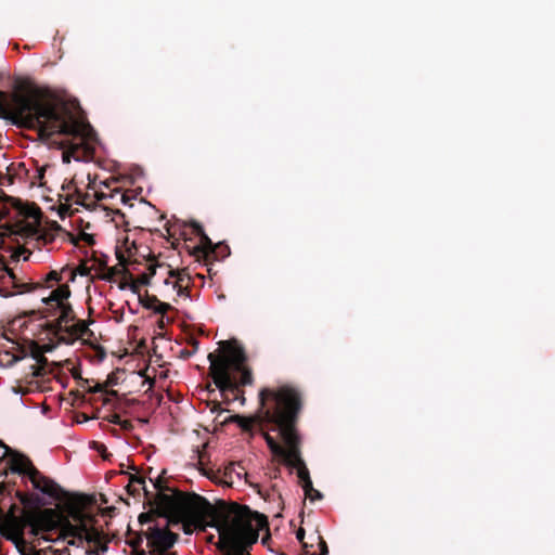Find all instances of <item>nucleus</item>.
Listing matches in <instances>:
<instances>
[{"label": "nucleus", "mask_w": 555, "mask_h": 555, "mask_svg": "<svg viewBox=\"0 0 555 555\" xmlns=\"http://www.w3.org/2000/svg\"><path fill=\"white\" fill-rule=\"evenodd\" d=\"M153 483L158 491L154 499L156 505L154 513L167 518L168 525L181 524L185 534L193 533L195 529L204 531L207 526L215 527L224 555L228 552L241 555L240 550L244 541L247 539L255 541V534L240 532L251 513L247 505L219 501L214 506L199 494L170 488L164 482L162 476H158Z\"/></svg>", "instance_id": "obj_1"}, {"label": "nucleus", "mask_w": 555, "mask_h": 555, "mask_svg": "<svg viewBox=\"0 0 555 555\" xmlns=\"http://www.w3.org/2000/svg\"><path fill=\"white\" fill-rule=\"evenodd\" d=\"M0 118L10 119L14 125L27 129H37L41 137L63 135L60 142L63 150L62 160L86 162L93 157L92 142L96 133L91 125L77 118L64 102L41 100L35 93H14L11 101L0 91Z\"/></svg>", "instance_id": "obj_2"}, {"label": "nucleus", "mask_w": 555, "mask_h": 555, "mask_svg": "<svg viewBox=\"0 0 555 555\" xmlns=\"http://www.w3.org/2000/svg\"><path fill=\"white\" fill-rule=\"evenodd\" d=\"M259 408L253 416L233 415L228 422L236 423L243 430L250 431L258 427L263 436L275 431L282 439L284 435L297 425L302 409L300 391L289 385L259 390Z\"/></svg>", "instance_id": "obj_3"}, {"label": "nucleus", "mask_w": 555, "mask_h": 555, "mask_svg": "<svg viewBox=\"0 0 555 555\" xmlns=\"http://www.w3.org/2000/svg\"><path fill=\"white\" fill-rule=\"evenodd\" d=\"M70 295L69 285H61L48 296H42V308L24 311L18 319H44L46 322L40 325L41 330L50 339L55 338L59 344L73 345L78 339L90 338L94 335L89 328L93 320L77 319L68 300Z\"/></svg>", "instance_id": "obj_4"}, {"label": "nucleus", "mask_w": 555, "mask_h": 555, "mask_svg": "<svg viewBox=\"0 0 555 555\" xmlns=\"http://www.w3.org/2000/svg\"><path fill=\"white\" fill-rule=\"evenodd\" d=\"M218 345V353L210 352L207 357L210 363L209 376L224 402L240 400L244 404L245 397L241 388L254 384L253 371L247 365V354L234 339L221 340Z\"/></svg>", "instance_id": "obj_5"}, {"label": "nucleus", "mask_w": 555, "mask_h": 555, "mask_svg": "<svg viewBox=\"0 0 555 555\" xmlns=\"http://www.w3.org/2000/svg\"><path fill=\"white\" fill-rule=\"evenodd\" d=\"M264 440L268 448L275 456L282 457L287 466L297 469V476L301 481V485L306 483V480H311L309 470L301 459V438L298 433L297 425H293V427L281 439L284 446L268 434L264 435Z\"/></svg>", "instance_id": "obj_6"}, {"label": "nucleus", "mask_w": 555, "mask_h": 555, "mask_svg": "<svg viewBox=\"0 0 555 555\" xmlns=\"http://www.w3.org/2000/svg\"><path fill=\"white\" fill-rule=\"evenodd\" d=\"M4 202L15 208L18 215L23 217L22 220L8 225L7 229L11 234L24 238L27 244H35L41 227L42 212L40 208L35 204L24 205L20 199L8 195H4Z\"/></svg>", "instance_id": "obj_7"}, {"label": "nucleus", "mask_w": 555, "mask_h": 555, "mask_svg": "<svg viewBox=\"0 0 555 555\" xmlns=\"http://www.w3.org/2000/svg\"><path fill=\"white\" fill-rule=\"evenodd\" d=\"M8 468L12 473L28 476L33 487L52 499H60L61 487L49 477L42 475L33 464V462L22 453H14L8 461Z\"/></svg>", "instance_id": "obj_8"}, {"label": "nucleus", "mask_w": 555, "mask_h": 555, "mask_svg": "<svg viewBox=\"0 0 555 555\" xmlns=\"http://www.w3.org/2000/svg\"><path fill=\"white\" fill-rule=\"evenodd\" d=\"M87 504V499L83 495H79L73 505L69 507V515L70 517L78 522L77 526L72 525L68 520L64 524L61 537L63 540H67V543L69 545H77L79 546L85 542V535L87 534V525L86 520L88 518L87 514L85 513L83 508Z\"/></svg>", "instance_id": "obj_9"}, {"label": "nucleus", "mask_w": 555, "mask_h": 555, "mask_svg": "<svg viewBox=\"0 0 555 555\" xmlns=\"http://www.w3.org/2000/svg\"><path fill=\"white\" fill-rule=\"evenodd\" d=\"M170 525L164 528L158 526H151L144 532L147 540V547L150 555H171L169 550L175 545L179 539V534L169 530Z\"/></svg>", "instance_id": "obj_10"}, {"label": "nucleus", "mask_w": 555, "mask_h": 555, "mask_svg": "<svg viewBox=\"0 0 555 555\" xmlns=\"http://www.w3.org/2000/svg\"><path fill=\"white\" fill-rule=\"evenodd\" d=\"M269 530V522L267 516L263 514H260L258 512L251 511L249 514L246 524L242 527V530L240 531L242 534H255V541L247 539V541H244V544L241 545V555H250L249 548L253 544H255L258 541L259 532L261 530ZM227 555H233L231 552H228Z\"/></svg>", "instance_id": "obj_11"}, {"label": "nucleus", "mask_w": 555, "mask_h": 555, "mask_svg": "<svg viewBox=\"0 0 555 555\" xmlns=\"http://www.w3.org/2000/svg\"><path fill=\"white\" fill-rule=\"evenodd\" d=\"M39 284H33V282H20L12 269L3 268L2 275L0 278V296L10 297L15 294L30 293L36 291Z\"/></svg>", "instance_id": "obj_12"}, {"label": "nucleus", "mask_w": 555, "mask_h": 555, "mask_svg": "<svg viewBox=\"0 0 555 555\" xmlns=\"http://www.w3.org/2000/svg\"><path fill=\"white\" fill-rule=\"evenodd\" d=\"M188 227L192 229V233L199 237V245L194 248V254L199 256H209L210 254L216 253L217 248L229 249V247L221 246V244H214L212 241L205 233L203 227L197 221H190Z\"/></svg>", "instance_id": "obj_13"}, {"label": "nucleus", "mask_w": 555, "mask_h": 555, "mask_svg": "<svg viewBox=\"0 0 555 555\" xmlns=\"http://www.w3.org/2000/svg\"><path fill=\"white\" fill-rule=\"evenodd\" d=\"M55 512L53 509H44L38 515L30 516L29 522L34 530H42L46 532L52 531L56 528V524L53 519Z\"/></svg>", "instance_id": "obj_14"}, {"label": "nucleus", "mask_w": 555, "mask_h": 555, "mask_svg": "<svg viewBox=\"0 0 555 555\" xmlns=\"http://www.w3.org/2000/svg\"><path fill=\"white\" fill-rule=\"evenodd\" d=\"M62 231V227L56 222H51L48 227H40V233L37 236L34 247L40 248L41 245H48L55 241L59 232Z\"/></svg>", "instance_id": "obj_15"}, {"label": "nucleus", "mask_w": 555, "mask_h": 555, "mask_svg": "<svg viewBox=\"0 0 555 555\" xmlns=\"http://www.w3.org/2000/svg\"><path fill=\"white\" fill-rule=\"evenodd\" d=\"M166 270L168 274V276L164 281L166 285H171L172 287L192 285V278L185 269L172 270L166 268Z\"/></svg>", "instance_id": "obj_16"}, {"label": "nucleus", "mask_w": 555, "mask_h": 555, "mask_svg": "<svg viewBox=\"0 0 555 555\" xmlns=\"http://www.w3.org/2000/svg\"><path fill=\"white\" fill-rule=\"evenodd\" d=\"M73 195L75 204L83 207H90L94 203L92 199L93 197H95L96 201H103L107 197V195L102 192H95L94 195H91L90 193H83L79 186H75V194Z\"/></svg>", "instance_id": "obj_17"}, {"label": "nucleus", "mask_w": 555, "mask_h": 555, "mask_svg": "<svg viewBox=\"0 0 555 555\" xmlns=\"http://www.w3.org/2000/svg\"><path fill=\"white\" fill-rule=\"evenodd\" d=\"M62 272L56 270H51L40 282H36L35 284H39L40 288H52V291L56 289L61 285H68L67 283H62Z\"/></svg>", "instance_id": "obj_18"}, {"label": "nucleus", "mask_w": 555, "mask_h": 555, "mask_svg": "<svg viewBox=\"0 0 555 555\" xmlns=\"http://www.w3.org/2000/svg\"><path fill=\"white\" fill-rule=\"evenodd\" d=\"M140 488H142L145 495H149V491L145 487L144 478L141 476L134 475V474H129V482L126 486V490H127L128 494H130L132 496L139 495Z\"/></svg>", "instance_id": "obj_19"}, {"label": "nucleus", "mask_w": 555, "mask_h": 555, "mask_svg": "<svg viewBox=\"0 0 555 555\" xmlns=\"http://www.w3.org/2000/svg\"><path fill=\"white\" fill-rule=\"evenodd\" d=\"M16 350H17V353H13L11 351H4L3 353H0V362L1 363L5 362V365L11 366L27 356L25 346L17 344Z\"/></svg>", "instance_id": "obj_20"}, {"label": "nucleus", "mask_w": 555, "mask_h": 555, "mask_svg": "<svg viewBox=\"0 0 555 555\" xmlns=\"http://www.w3.org/2000/svg\"><path fill=\"white\" fill-rule=\"evenodd\" d=\"M116 257H117V259L119 261V266H121L122 268L119 269L118 266H114V267L107 268L106 279L111 280L113 276L121 274V273H128L129 278L132 279V275L126 269V266L128 264V261H127V258L125 257V255L121 251H117L116 253Z\"/></svg>", "instance_id": "obj_21"}, {"label": "nucleus", "mask_w": 555, "mask_h": 555, "mask_svg": "<svg viewBox=\"0 0 555 555\" xmlns=\"http://www.w3.org/2000/svg\"><path fill=\"white\" fill-rule=\"evenodd\" d=\"M2 535L5 537L8 540L13 541L15 544H18L20 542H23V532L22 530L15 526L11 525L5 530H2Z\"/></svg>", "instance_id": "obj_22"}, {"label": "nucleus", "mask_w": 555, "mask_h": 555, "mask_svg": "<svg viewBox=\"0 0 555 555\" xmlns=\"http://www.w3.org/2000/svg\"><path fill=\"white\" fill-rule=\"evenodd\" d=\"M26 351H27V354H29L34 360H42V361H46V357L44 354H42V349L40 347V345L35 341V340H29L28 341V347H26Z\"/></svg>", "instance_id": "obj_23"}, {"label": "nucleus", "mask_w": 555, "mask_h": 555, "mask_svg": "<svg viewBox=\"0 0 555 555\" xmlns=\"http://www.w3.org/2000/svg\"><path fill=\"white\" fill-rule=\"evenodd\" d=\"M16 496L18 498L20 502L24 506H27V507H30V506H34V505H39V504L42 503L41 499L38 495L33 496V495H28L26 493L17 491L16 492Z\"/></svg>", "instance_id": "obj_24"}, {"label": "nucleus", "mask_w": 555, "mask_h": 555, "mask_svg": "<svg viewBox=\"0 0 555 555\" xmlns=\"http://www.w3.org/2000/svg\"><path fill=\"white\" fill-rule=\"evenodd\" d=\"M302 489L306 496L311 501L320 500L323 498L322 493L313 488L312 480H306V483H302Z\"/></svg>", "instance_id": "obj_25"}, {"label": "nucleus", "mask_w": 555, "mask_h": 555, "mask_svg": "<svg viewBox=\"0 0 555 555\" xmlns=\"http://www.w3.org/2000/svg\"><path fill=\"white\" fill-rule=\"evenodd\" d=\"M144 533L135 534L134 538L130 539L128 541V544L131 546L134 555H146V552L142 548H140L142 542H143Z\"/></svg>", "instance_id": "obj_26"}, {"label": "nucleus", "mask_w": 555, "mask_h": 555, "mask_svg": "<svg viewBox=\"0 0 555 555\" xmlns=\"http://www.w3.org/2000/svg\"><path fill=\"white\" fill-rule=\"evenodd\" d=\"M61 199H64V203L60 205V215L67 214L70 210V206L75 203L74 195L70 193H66L65 195H60Z\"/></svg>", "instance_id": "obj_27"}, {"label": "nucleus", "mask_w": 555, "mask_h": 555, "mask_svg": "<svg viewBox=\"0 0 555 555\" xmlns=\"http://www.w3.org/2000/svg\"><path fill=\"white\" fill-rule=\"evenodd\" d=\"M17 167L14 166V163H12L10 166L7 167V172L2 173L0 172V184H13L14 178L11 170L16 169Z\"/></svg>", "instance_id": "obj_28"}, {"label": "nucleus", "mask_w": 555, "mask_h": 555, "mask_svg": "<svg viewBox=\"0 0 555 555\" xmlns=\"http://www.w3.org/2000/svg\"><path fill=\"white\" fill-rule=\"evenodd\" d=\"M170 310H173V307L170 304L163 302L160 300L157 302V306H155V308H154V312L157 314H160L162 318H164L165 314Z\"/></svg>", "instance_id": "obj_29"}, {"label": "nucleus", "mask_w": 555, "mask_h": 555, "mask_svg": "<svg viewBox=\"0 0 555 555\" xmlns=\"http://www.w3.org/2000/svg\"><path fill=\"white\" fill-rule=\"evenodd\" d=\"M159 299L156 296H147L145 300H141V304L144 308L151 309L154 311L155 306H157V302Z\"/></svg>", "instance_id": "obj_30"}, {"label": "nucleus", "mask_w": 555, "mask_h": 555, "mask_svg": "<svg viewBox=\"0 0 555 555\" xmlns=\"http://www.w3.org/2000/svg\"><path fill=\"white\" fill-rule=\"evenodd\" d=\"M75 186H78V180L76 176L67 183H64L62 185V190L70 194H75Z\"/></svg>", "instance_id": "obj_31"}, {"label": "nucleus", "mask_w": 555, "mask_h": 555, "mask_svg": "<svg viewBox=\"0 0 555 555\" xmlns=\"http://www.w3.org/2000/svg\"><path fill=\"white\" fill-rule=\"evenodd\" d=\"M157 268H164L166 269L167 267L160 264V263H157V262H151L147 267V272H145L151 279L156 274V270Z\"/></svg>", "instance_id": "obj_32"}, {"label": "nucleus", "mask_w": 555, "mask_h": 555, "mask_svg": "<svg viewBox=\"0 0 555 555\" xmlns=\"http://www.w3.org/2000/svg\"><path fill=\"white\" fill-rule=\"evenodd\" d=\"M190 287L191 286H177L172 288L177 291L178 296L190 297Z\"/></svg>", "instance_id": "obj_33"}, {"label": "nucleus", "mask_w": 555, "mask_h": 555, "mask_svg": "<svg viewBox=\"0 0 555 555\" xmlns=\"http://www.w3.org/2000/svg\"><path fill=\"white\" fill-rule=\"evenodd\" d=\"M318 539H319L320 555H328V547H327L326 542L320 535L318 537Z\"/></svg>", "instance_id": "obj_34"}, {"label": "nucleus", "mask_w": 555, "mask_h": 555, "mask_svg": "<svg viewBox=\"0 0 555 555\" xmlns=\"http://www.w3.org/2000/svg\"><path fill=\"white\" fill-rule=\"evenodd\" d=\"M31 369L34 377H43L46 374V369L43 366L33 365Z\"/></svg>", "instance_id": "obj_35"}, {"label": "nucleus", "mask_w": 555, "mask_h": 555, "mask_svg": "<svg viewBox=\"0 0 555 555\" xmlns=\"http://www.w3.org/2000/svg\"><path fill=\"white\" fill-rule=\"evenodd\" d=\"M153 520V514L152 513H142L140 516H139V522L141 525H144V524H147V522H151Z\"/></svg>", "instance_id": "obj_36"}, {"label": "nucleus", "mask_w": 555, "mask_h": 555, "mask_svg": "<svg viewBox=\"0 0 555 555\" xmlns=\"http://www.w3.org/2000/svg\"><path fill=\"white\" fill-rule=\"evenodd\" d=\"M105 420L112 424H116V425H119L121 423V418L119 416V414L117 413H112L109 415H107L105 417Z\"/></svg>", "instance_id": "obj_37"}, {"label": "nucleus", "mask_w": 555, "mask_h": 555, "mask_svg": "<svg viewBox=\"0 0 555 555\" xmlns=\"http://www.w3.org/2000/svg\"><path fill=\"white\" fill-rule=\"evenodd\" d=\"M115 195H119L120 196L121 203H124L126 205L129 204L130 197L127 194L120 193L118 190H115L114 193L109 194L108 196L109 197H114Z\"/></svg>", "instance_id": "obj_38"}, {"label": "nucleus", "mask_w": 555, "mask_h": 555, "mask_svg": "<svg viewBox=\"0 0 555 555\" xmlns=\"http://www.w3.org/2000/svg\"><path fill=\"white\" fill-rule=\"evenodd\" d=\"M105 388H106V384H96L95 386L90 387L88 391L91 393L104 392V391H106Z\"/></svg>", "instance_id": "obj_39"}, {"label": "nucleus", "mask_w": 555, "mask_h": 555, "mask_svg": "<svg viewBox=\"0 0 555 555\" xmlns=\"http://www.w3.org/2000/svg\"><path fill=\"white\" fill-rule=\"evenodd\" d=\"M137 282H139L140 285H149L151 283V278L146 273H142L138 276Z\"/></svg>", "instance_id": "obj_40"}, {"label": "nucleus", "mask_w": 555, "mask_h": 555, "mask_svg": "<svg viewBox=\"0 0 555 555\" xmlns=\"http://www.w3.org/2000/svg\"><path fill=\"white\" fill-rule=\"evenodd\" d=\"M192 345H193V350L192 351H188V350L182 351V356L183 357H185V358L191 357L192 354H194L197 351V349H198V341L193 339Z\"/></svg>", "instance_id": "obj_41"}, {"label": "nucleus", "mask_w": 555, "mask_h": 555, "mask_svg": "<svg viewBox=\"0 0 555 555\" xmlns=\"http://www.w3.org/2000/svg\"><path fill=\"white\" fill-rule=\"evenodd\" d=\"M80 240H82L83 242H86L88 245H93L94 244V238L91 234H88V233H85L82 232L80 234Z\"/></svg>", "instance_id": "obj_42"}, {"label": "nucleus", "mask_w": 555, "mask_h": 555, "mask_svg": "<svg viewBox=\"0 0 555 555\" xmlns=\"http://www.w3.org/2000/svg\"><path fill=\"white\" fill-rule=\"evenodd\" d=\"M210 410H211V412H214V413H215V412H217V413H222V412H224V410L221 408V404H220V402H219V401H212V402L210 403Z\"/></svg>", "instance_id": "obj_43"}, {"label": "nucleus", "mask_w": 555, "mask_h": 555, "mask_svg": "<svg viewBox=\"0 0 555 555\" xmlns=\"http://www.w3.org/2000/svg\"><path fill=\"white\" fill-rule=\"evenodd\" d=\"M119 426L124 430H127V431H130L133 428V425H132L131 421H128V420H121V423L119 424Z\"/></svg>", "instance_id": "obj_44"}, {"label": "nucleus", "mask_w": 555, "mask_h": 555, "mask_svg": "<svg viewBox=\"0 0 555 555\" xmlns=\"http://www.w3.org/2000/svg\"><path fill=\"white\" fill-rule=\"evenodd\" d=\"M140 286L141 285L139 284V282H137V279L132 280L131 283L129 284V288L134 294H139L140 293Z\"/></svg>", "instance_id": "obj_45"}, {"label": "nucleus", "mask_w": 555, "mask_h": 555, "mask_svg": "<svg viewBox=\"0 0 555 555\" xmlns=\"http://www.w3.org/2000/svg\"><path fill=\"white\" fill-rule=\"evenodd\" d=\"M296 538L299 542L302 543L304 547H307V543L304 542L305 539V530L302 528H299L296 532Z\"/></svg>", "instance_id": "obj_46"}, {"label": "nucleus", "mask_w": 555, "mask_h": 555, "mask_svg": "<svg viewBox=\"0 0 555 555\" xmlns=\"http://www.w3.org/2000/svg\"><path fill=\"white\" fill-rule=\"evenodd\" d=\"M0 447L5 449V454L10 455L9 461L12 459L14 453H18L17 451L12 450L10 447H8L2 440H0Z\"/></svg>", "instance_id": "obj_47"}, {"label": "nucleus", "mask_w": 555, "mask_h": 555, "mask_svg": "<svg viewBox=\"0 0 555 555\" xmlns=\"http://www.w3.org/2000/svg\"><path fill=\"white\" fill-rule=\"evenodd\" d=\"M44 167L38 168L36 179L38 180L39 184L42 185L43 177H44Z\"/></svg>", "instance_id": "obj_48"}, {"label": "nucleus", "mask_w": 555, "mask_h": 555, "mask_svg": "<svg viewBox=\"0 0 555 555\" xmlns=\"http://www.w3.org/2000/svg\"><path fill=\"white\" fill-rule=\"evenodd\" d=\"M14 166L17 167L16 169H17V172H18V178H21L22 173H26L27 172V169H26L24 163L14 164Z\"/></svg>", "instance_id": "obj_49"}, {"label": "nucleus", "mask_w": 555, "mask_h": 555, "mask_svg": "<svg viewBox=\"0 0 555 555\" xmlns=\"http://www.w3.org/2000/svg\"><path fill=\"white\" fill-rule=\"evenodd\" d=\"M41 349H42V354H44L46 352H51L54 348V345L52 344H44V345H40Z\"/></svg>", "instance_id": "obj_50"}, {"label": "nucleus", "mask_w": 555, "mask_h": 555, "mask_svg": "<svg viewBox=\"0 0 555 555\" xmlns=\"http://www.w3.org/2000/svg\"><path fill=\"white\" fill-rule=\"evenodd\" d=\"M106 551V546H101L98 551L87 552L88 554L101 555Z\"/></svg>", "instance_id": "obj_51"}, {"label": "nucleus", "mask_w": 555, "mask_h": 555, "mask_svg": "<svg viewBox=\"0 0 555 555\" xmlns=\"http://www.w3.org/2000/svg\"><path fill=\"white\" fill-rule=\"evenodd\" d=\"M9 216V209L4 207L0 212V219H4Z\"/></svg>", "instance_id": "obj_52"}, {"label": "nucleus", "mask_w": 555, "mask_h": 555, "mask_svg": "<svg viewBox=\"0 0 555 555\" xmlns=\"http://www.w3.org/2000/svg\"><path fill=\"white\" fill-rule=\"evenodd\" d=\"M36 362H37L36 366H43L46 369V365L48 364V359L46 358V361L38 359Z\"/></svg>", "instance_id": "obj_53"}, {"label": "nucleus", "mask_w": 555, "mask_h": 555, "mask_svg": "<svg viewBox=\"0 0 555 555\" xmlns=\"http://www.w3.org/2000/svg\"><path fill=\"white\" fill-rule=\"evenodd\" d=\"M7 491V486L3 482H0V495H3Z\"/></svg>", "instance_id": "obj_54"}, {"label": "nucleus", "mask_w": 555, "mask_h": 555, "mask_svg": "<svg viewBox=\"0 0 555 555\" xmlns=\"http://www.w3.org/2000/svg\"><path fill=\"white\" fill-rule=\"evenodd\" d=\"M87 178H88V180H89L88 188H89V189H93L92 184H93V182H94V181L91 179L90 173L88 175V177H87Z\"/></svg>", "instance_id": "obj_55"}, {"label": "nucleus", "mask_w": 555, "mask_h": 555, "mask_svg": "<svg viewBox=\"0 0 555 555\" xmlns=\"http://www.w3.org/2000/svg\"><path fill=\"white\" fill-rule=\"evenodd\" d=\"M107 395L116 397L118 392L116 390H108L106 391Z\"/></svg>", "instance_id": "obj_56"}, {"label": "nucleus", "mask_w": 555, "mask_h": 555, "mask_svg": "<svg viewBox=\"0 0 555 555\" xmlns=\"http://www.w3.org/2000/svg\"><path fill=\"white\" fill-rule=\"evenodd\" d=\"M98 451L99 452H104V451H106V447L104 444H100L99 448H98Z\"/></svg>", "instance_id": "obj_57"}, {"label": "nucleus", "mask_w": 555, "mask_h": 555, "mask_svg": "<svg viewBox=\"0 0 555 555\" xmlns=\"http://www.w3.org/2000/svg\"><path fill=\"white\" fill-rule=\"evenodd\" d=\"M11 172L13 173V178H14V179H15L16 177H18L17 169L11 170Z\"/></svg>", "instance_id": "obj_58"}, {"label": "nucleus", "mask_w": 555, "mask_h": 555, "mask_svg": "<svg viewBox=\"0 0 555 555\" xmlns=\"http://www.w3.org/2000/svg\"><path fill=\"white\" fill-rule=\"evenodd\" d=\"M113 383H114V379H108L105 384H106V386H107V385H111V384H113Z\"/></svg>", "instance_id": "obj_59"}, {"label": "nucleus", "mask_w": 555, "mask_h": 555, "mask_svg": "<svg viewBox=\"0 0 555 555\" xmlns=\"http://www.w3.org/2000/svg\"><path fill=\"white\" fill-rule=\"evenodd\" d=\"M4 338H7L8 341H11V338L7 337L5 335H4ZM12 343H14V341L12 340Z\"/></svg>", "instance_id": "obj_60"}, {"label": "nucleus", "mask_w": 555, "mask_h": 555, "mask_svg": "<svg viewBox=\"0 0 555 555\" xmlns=\"http://www.w3.org/2000/svg\"><path fill=\"white\" fill-rule=\"evenodd\" d=\"M171 555H176V554H171Z\"/></svg>", "instance_id": "obj_61"}]
</instances>
